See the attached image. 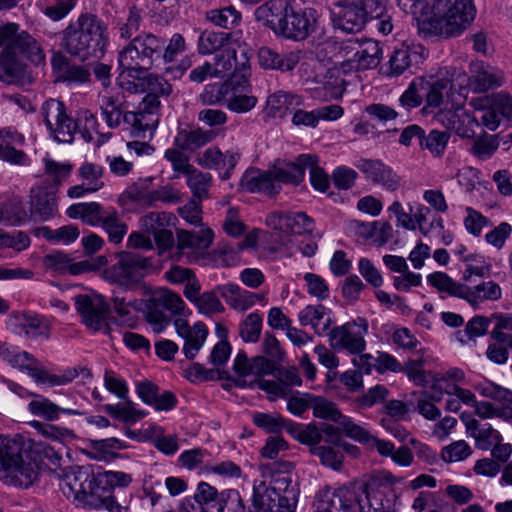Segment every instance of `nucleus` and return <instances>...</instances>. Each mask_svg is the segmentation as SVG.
Here are the masks:
<instances>
[{
  "label": "nucleus",
  "mask_w": 512,
  "mask_h": 512,
  "mask_svg": "<svg viewBox=\"0 0 512 512\" xmlns=\"http://www.w3.org/2000/svg\"><path fill=\"white\" fill-rule=\"evenodd\" d=\"M64 485L68 488V497L84 506L110 512H127L128 508L117 502L113 495H102L97 486V476L88 467H75L65 475Z\"/></svg>",
  "instance_id": "obj_8"
},
{
  "label": "nucleus",
  "mask_w": 512,
  "mask_h": 512,
  "mask_svg": "<svg viewBox=\"0 0 512 512\" xmlns=\"http://www.w3.org/2000/svg\"><path fill=\"white\" fill-rule=\"evenodd\" d=\"M253 423L265 430L267 433H280L282 430L288 431L290 421L280 415L256 412L252 417Z\"/></svg>",
  "instance_id": "obj_55"
},
{
  "label": "nucleus",
  "mask_w": 512,
  "mask_h": 512,
  "mask_svg": "<svg viewBox=\"0 0 512 512\" xmlns=\"http://www.w3.org/2000/svg\"><path fill=\"white\" fill-rule=\"evenodd\" d=\"M422 59V53L416 47L401 45L390 55L383 67V74L388 77L401 76L414 65H418Z\"/></svg>",
  "instance_id": "obj_29"
},
{
  "label": "nucleus",
  "mask_w": 512,
  "mask_h": 512,
  "mask_svg": "<svg viewBox=\"0 0 512 512\" xmlns=\"http://www.w3.org/2000/svg\"><path fill=\"white\" fill-rule=\"evenodd\" d=\"M132 482V476L122 471H105L97 475V486L101 488L102 495H111L107 488H125Z\"/></svg>",
  "instance_id": "obj_50"
},
{
  "label": "nucleus",
  "mask_w": 512,
  "mask_h": 512,
  "mask_svg": "<svg viewBox=\"0 0 512 512\" xmlns=\"http://www.w3.org/2000/svg\"><path fill=\"white\" fill-rule=\"evenodd\" d=\"M258 63L264 69L276 70L280 72H290L294 70L301 58V51H282L263 46L257 53Z\"/></svg>",
  "instance_id": "obj_25"
},
{
  "label": "nucleus",
  "mask_w": 512,
  "mask_h": 512,
  "mask_svg": "<svg viewBox=\"0 0 512 512\" xmlns=\"http://www.w3.org/2000/svg\"><path fill=\"white\" fill-rule=\"evenodd\" d=\"M315 160V154H301L294 161L279 162L272 169L276 181L281 185L292 184L299 185L305 177L306 166H309Z\"/></svg>",
  "instance_id": "obj_30"
},
{
  "label": "nucleus",
  "mask_w": 512,
  "mask_h": 512,
  "mask_svg": "<svg viewBox=\"0 0 512 512\" xmlns=\"http://www.w3.org/2000/svg\"><path fill=\"white\" fill-rule=\"evenodd\" d=\"M63 46L79 61H95L104 56L109 44L108 27L91 13H82L63 31Z\"/></svg>",
  "instance_id": "obj_3"
},
{
  "label": "nucleus",
  "mask_w": 512,
  "mask_h": 512,
  "mask_svg": "<svg viewBox=\"0 0 512 512\" xmlns=\"http://www.w3.org/2000/svg\"><path fill=\"white\" fill-rule=\"evenodd\" d=\"M57 213L55 191L39 188L31 199V215L39 221H46Z\"/></svg>",
  "instance_id": "obj_39"
},
{
  "label": "nucleus",
  "mask_w": 512,
  "mask_h": 512,
  "mask_svg": "<svg viewBox=\"0 0 512 512\" xmlns=\"http://www.w3.org/2000/svg\"><path fill=\"white\" fill-rule=\"evenodd\" d=\"M301 104L300 96L280 90L268 96L265 111L270 117L284 118Z\"/></svg>",
  "instance_id": "obj_36"
},
{
  "label": "nucleus",
  "mask_w": 512,
  "mask_h": 512,
  "mask_svg": "<svg viewBox=\"0 0 512 512\" xmlns=\"http://www.w3.org/2000/svg\"><path fill=\"white\" fill-rule=\"evenodd\" d=\"M127 448V444L115 437L89 440L86 454L89 458L97 461H111L118 456V451Z\"/></svg>",
  "instance_id": "obj_38"
},
{
  "label": "nucleus",
  "mask_w": 512,
  "mask_h": 512,
  "mask_svg": "<svg viewBox=\"0 0 512 512\" xmlns=\"http://www.w3.org/2000/svg\"><path fill=\"white\" fill-rule=\"evenodd\" d=\"M248 63L249 58L244 49L238 59L236 49L230 44L215 55L212 67L215 77H226L236 71L246 70Z\"/></svg>",
  "instance_id": "obj_34"
},
{
  "label": "nucleus",
  "mask_w": 512,
  "mask_h": 512,
  "mask_svg": "<svg viewBox=\"0 0 512 512\" xmlns=\"http://www.w3.org/2000/svg\"><path fill=\"white\" fill-rule=\"evenodd\" d=\"M66 213L72 219H81L86 225L101 227L113 244H120L128 232L126 222L112 206H103L98 202H81L72 204Z\"/></svg>",
  "instance_id": "obj_9"
},
{
  "label": "nucleus",
  "mask_w": 512,
  "mask_h": 512,
  "mask_svg": "<svg viewBox=\"0 0 512 512\" xmlns=\"http://www.w3.org/2000/svg\"><path fill=\"white\" fill-rule=\"evenodd\" d=\"M101 117L110 129L119 128L125 123V114L129 111L121 95L103 94L99 98Z\"/></svg>",
  "instance_id": "obj_35"
},
{
  "label": "nucleus",
  "mask_w": 512,
  "mask_h": 512,
  "mask_svg": "<svg viewBox=\"0 0 512 512\" xmlns=\"http://www.w3.org/2000/svg\"><path fill=\"white\" fill-rule=\"evenodd\" d=\"M428 283L440 292L467 301L477 306L484 301H496L501 298V287L494 281H482L473 287L452 279L444 272H434L427 277Z\"/></svg>",
  "instance_id": "obj_12"
},
{
  "label": "nucleus",
  "mask_w": 512,
  "mask_h": 512,
  "mask_svg": "<svg viewBox=\"0 0 512 512\" xmlns=\"http://www.w3.org/2000/svg\"><path fill=\"white\" fill-rule=\"evenodd\" d=\"M368 333V322L358 317L341 326L331 328L328 333L330 346L334 350H347L352 354H360L365 350V335Z\"/></svg>",
  "instance_id": "obj_17"
},
{
  "label": "nucleus",
  "mask_w": 512,
  "mask_h": 512,
  "mask_svg": "<svg viewBox=\"0 0 512 512\" xmlns=\"http://www.w3.org/2000/svg\"><path fill=\"white\" fill-rule=\"evenodd\" d=\"M75 306L85 326L99 331L107 326L109 305L98 294H80L75 296Z\"/></svg>",
  "instance_id": "obj_19"
},
{
  "label": "nucleus",
  "mask_w": 512,
  "mask_h": 512,
  "mask_svg": "<svg viewBox=\"0 0 512 512\" xmlns=\"http://www.w3.org/2000/svg\"><path fill=\"white\" fill-rule=\"evenodd\" d=\"M319 18L314 8H300L293 1L277 36L296 42L303 41L317 31Z\"/></svg>",
  "instance_id": "obj_14"
},
{
  "label": "nucleus",
  "mask_w": 512,
  "mask_h": 512,
  "mask_svg": "<svg viewBox=\"0 0 512 512\" xmlns=\"http://www.w3.org/2000/svg\"><path fill=\"white\" fill-rule=\"evenodd\" d=\"M441 391L421 392L420 398L417 400L416 410L427 420H436L440 417L441 411L436 407L435 403L442 399Z\"/></svg>",
  "instance_id": "obj_51"
},
{
  "label": "nucleus",
  "mask_w": 512,
  "mask_h": 512,
  "mask_svg": "<svg viewBox=\"0 0 512 512\" xmlns=\"http://www.w3.org/2000/svg\"><path fill=\"white\" fill-rule=\"evenodd\" d=\"M185 307V302L177 293L169 289H160L149 300L146 319L155 333H161L170 324V318L163 310H167L171 315H181Z\"/></svg>",
  "instance_id": "obj_15"
},
{
  "label": "nucleus",
  "mask_w": 512,
  "mask_h": 512,
  "mask_svg": "<svg viewBox=\"0 0 512 512\" xmlns=\"http://www.w3.org/2000/svg\"><path fill=\"white\" fill-rule=\"evenodd\" d=\"M449 137L446 131L432 130L427 136L423 135L420 147L429 150L434 156H440L445 151Z\"/></svg>",
  "instance_id": "obj_64"
},
{
  "label": "nucleus",
  "mask_w": 512,
  "mask_h": 512,
  "mask_svg": "<svg viewBox=\"0 0 512 512\" xmlns=\"http://www.w3.org/2000/svg\"><path fill=\"white\" fill-rule=\"evenodd\" d=\"M380 10L377 0H345L336 4L332 21L337 29L346 33H358L370 20V14Z\"/></svg>",
  "instance_id": "obj_13"
},
{
  "label": "nucleus",
  "mask_w": 512,
  "mask_h": 512,
  "mask_svg": "<svg viewBox=\"0 0 512 512\" xmlns=\"http://www.w3.org/2000/svg\"><path fill=\"white\" fill-rule=\"evenodd\" d=\"M186 178V184L193 195V199L202 201L210 197L209 191L213 183L210 173L194 168Z\"/></svg>",
  "instance_id": "obj_44"
},
{
  "label": "nucleus",
  "mask_w": 512,
  "mask_h": 512,
  "mask_svg": "<svg viewBox=\"0 0 512 512\" xmlns=\"http://www.w3.org/2000/svg\"><path fill=\"white\" fill-rule=\"evenodd\" d=\"M0 46L4 47L0 54V80L7 84H14L24 76L25 65L17 54H22L37 64L45 59L39 41L27 31H20L19 25L15 23L0 27Z\"/></svg>",
  "instance_id": "obj_2"
},
{
  "label": "nucleus",
  "mask_w": 512,
  "mask_h": 512,
  "mask_svg": "<svg viewBox=\"0 0 512 512\" xmlns=\"http://www.w3.org/2000/svg\"><path fill=\"white\" fill-rule=\"evenodd\" d=\"M299 488L291 475L279 473L269 483L255 480L249 512H295Z\"/></svg>",
  "instance_id": "obj_7"
},
{
  "label": "nucleus",
  "mask_w": 512,
  "mask_h": 512,
  "mask_svg": "<svg viewBox=\"0 0 512 512\" xmlns=\"http://www.w3.org/2000/svg\"><path fill=\"white\" fill-rule=\"evenodd\" d=\"M156 270L153 258L135 252H121L117 254L116 261L103 270V278L112 284L131 289Z\"/></svg>",
  "instance_id": "obj_11"
},
{
  "label": "nucleus",
  "mask_w": 512,
  "mask_h": 512,
  "mask_svg": "<svg viewBox=\"0 0 512 512\" xmlns=\"http://www.w3.org/2000/svg\"><path fill=\"white\" fill-rule=\"evenodd\" d=\"M208 335V330L203 323H196L193 325L191 334L183 337L184 346L183 353L187 359H194L202 348Z\"/></svg>",
  "instance_id": "obj_49"
},
{
  "label": "nucleus",
  "mask_w": 512,
  "mask_h": 512,
  "mask_svg": "<svg viewBox=\"0 0 512 512\" xmlns=\"http://www.w3.org/2000/svg\"><path fill=\"white\" fill-rule=\"evenodd\" d=\"M263 326V318L258 312H251L239 323V335L245 343L259 341Z\"/></svg>",
  "instance_id": "obj_46"
},
{
  "label": "nucleus",
  "mask_w": 512,
  "mask_h": 512,
  "mask_svg": "<svg viewBox=\"0 0 512 512\" xmlns=\"http://www.w3.org/2000/svg\"><path fill=\"white\" fill-rule=\"evenodd\" d=\"M215 134L210 130H205L193 125H180L177 128L173 145L182 151L194 152L210 143Z\"/></svg>",
  "instance_id": "obj_31"
},
{
  "label": "nucleus",
  "mask_w": 512,
  "mask_h": 512,
  "mask_svg": "<svg viewBox=\"0 0 512 512\" xmlns=\"http://www.w3.org/2000/svg\"><path fill=\"white\" fill-rule=\"evenodd\" d=\"M0 357L20 369H32L35 365V358L30 353L3 342H0Z\"/></svg>",
  "instance_id": "obj_45"
},
{
  "label": "nucleus",
  "mask_w": 512,
  "mask_h": 512,
  "mask_svg": "<svg viewBox=\"0 0 512 512\" xmlns=\"http://www.w3.org/2000/svg\"><path fill=\"white\" fill-rule=\"evenodd\" d=\"M193 504L202 506L204 509L212 511L216 508L220 499L218 490L207 482L201 481L198 483L193 497H190Z\"/></svg>",
  "instance_id": "obj_53"
},
{
  "label": "nucleus",
  "mask_w": 512,
  "mask_h": 512,
  "mask_svg": "<svg viewBox=\"0 0 512 512\" xmlns=\"http://www.w3.org/2000/svg\"><path fill=\"white\" fill-rule=\"evenodd\" d=\"M140 74H134V81L127 82L124 88L133 93L146 92V96L143 98L142 103L147 105L148 98H154L156 101H160L159 97H167L172 92V85L163 77L156 74H148L140 77Z\"/></svg>",
  "instance_id": "obj_24"
},
{
  "label": "nucleus",
  "mask_w": 512,
  "mask_h": 512,
  "mask_svg": "<svg viewBox=\"0 0 512 512\" xmlns=\"http://www.w3.org/2000/svg\"><path fill=\"white\" fill-rule=\"evenodd\" d=\"M40 114L49 136L59 143H72L76 133L86 142H90L99 125L91 111H80L77 118L73 119L67 114L65 104L53 98L42 104Z\"/></svg>",
  "instance_id": "obj_4"
},
{
  "label": "nucleus",
  "mask_w": 512,
  "mask_h": 512,
  "mask_svg": "<svg viewBox=\"0 0 512 512\" xmlns=\"http://www.w3.org/2000/svg\"><path fill=\"white\" fill-rule=\"evenodd\" d=\"M298 321L301 326H310L319 336L328 335L333 323L332 311L322 304L307 305L299 311Z\"/></svg>",
  "instance_id": "obj_32"
},
{
  "label": "nucleus",
  "mask_w": 512,
  "mask_h": 512,
  "mask_svg": "<svg viewBox=\"0 0 512 512\" xmlns=\"http://www.w3.org/2000/svg\"><path fill=\"white\" fill-rule=\"evenodd\" d=\"M28 424L39 435L51 441L63 443L67 438H69L72 435L69 429L51 424L50 422L47 421L42 422L39 420H32Z\"/></svg>",
  "instance_id": "obj_54"
},
{
  "label": "nucleus",
  "mask_w": 512,
  "mask_h": 512,
  "mask_svg": "<svg viewBox=\"0 0 512 512\" xmlns=\"http://www.w3.org/2000/svg\"><path fill=\"white\" fill-rule=\"evenodd\" d=\"M161 102L148 98L147 105L142 102L138 111H129L125 114L123 130L129 132L131 137L146 139L151 137L159 123Z\"/></svg>",
  "instance_id": "obj_18"
},
{
  "label": "nucleus",
  "mask_w": 512,
  "mask_h": 512,
  "mask_svg": "<svg viewBox=\"0 0 512 512\" xmlns=\"http://www.w3.org/2000/svg\"><path fill=\"white\" fill-rule=\"evenodd\" d=\"M216 512H245V505L236 489H226L220 492V499L215 508Z\"/></svg>",
  "instance_id": "obj_62"
},
{
  "label": "nucleus",
  "mask_w": 512,
  "mask_h": 512,
  "mask_svg": "<svg viewBox=\"0 0 512 512\" xmlns=\"http://www.w3.org/2000/svg\"><path fill=\"white\" fill-rule=\"evenodd\" d=\"M258 98L247 92H239L234 89L231 96L226 99V107L238 114H243L251 111L256 107Z\"/></svg>",
  "instance_id": "obj_58"
},
{
  "label": "nucleus",
  "mask_w": 512,
  "mask_h": 512,
  "mask_svg": "<svg viewBox=\"0 0 512 512\" xmlns=\"http://www.w3.org/2000/svg\"><path fill=\"white\" fill-rule=\"evenodd\" d=\"M164 44V38L153 33H142L119 52V67L123 72H127L129 77L148 71L161 59Z\"/></svg>",
  "instance_id": "obj_10"
},
{
  "label": "nucleus",
  "mask_w": 512,
  "mask_h": 512,
  "mask_svg": "<svg viewBox=\"0 0 512 512\" xmlns=\"http://www.w3.org/2000/svg\"><path fill=\"white\" fill-rule=\"evenodd\" d=\"M21 332L30 338H48L50 334L49 325L37 315L22 314L17 317Z\"/></svg>",
  "instance_id": "obj_47"
},
{
  "label": "nucleus",
  "mask_w": 512,
  "mask_h": 512,
  "mask_svg": "<svg viewBox=\"0 0 512 512\" xmlns=\"http://www.w3.org/2000/svg\"><path fill=\"white\" fill-rule=\"evenodd\" d=\"M358 67L362 70L376 68L382 58V48L380 43L375 40H365L363 43L357 42Z\"/></svg>",
  "instance_id": "obj_43"
},
{
  "label": "nucleus",
  "mask_w": 512,
  "mask_h": 512,
  "mask_svg": "<svg viewBox=\"0 0 512 512\" xmlns=\"http://www.w3.org/2000/svg\"><path fill=\"white\" fill-rule=\"evenodd\" d=\"M469 85L477 93H485L499 88L504 83V72L485 62H475L470 66Z\"/></svg>",
  "instance_id": "obj_23"
},
{
  "label": "nucleus",
  "mask_w": 512,
  "mask_h": 512,
  "mask_svg": "<svg viewBox=\"0 0 512 512\" xmlns=\"http://www.w3.org/2000/svg\"><path fill=\"white\" fill-rule=\"evenodd\" d=\"M354 166L368 181L388 191H396L401 185V178L397 173L379 159L360 158L354 162Z\"/></svg>",
  "instance_id": "obj_20"
},
{
  "label": "nucleus",
  "mask_w": 512,
  "mask_h": 512,
  "mask_svg": "<svg viewBox=\"0 0 512 512\" xmlns=\"http://www.w3.org/2000/svg\"><path fill=\"white\" fill-rule=\"evenodd\" d=\"M25 142L24 136L12 127L0 129V160L13 165L28 164L27 155L18 147Z\"/></svg>",
  "instance_id": "obj_28"
},
{
  "label": "nucleus",
  "mask_w": 512,
  "mask_h": 512,
  "mask_svg": "<svg viewBox=\"0 0 512 512\" xmlns=\"http://www.w3.org/2000/svg\"><path fill=\"white\" fill-rule=\"evenodd\" d=\"M164 158L170 162L173 172L176 174L175 177L181 175H189L195 168L191 163L189 157L177 147L168 148L164 153Z\"/></svg>",
  "instance_id": "obj_56"
},
{
  "label": "nucleus",
  "mask_w": 512,
  "mask_h": 512,
  "mask_svg": "<svg viewBox=\"0 0 512 512\" xmlns=\"http://www.w3.org/2000/svg\"><path fill=\"white\" fill-rule=\"evenodd\" d=\"M231 37V33L205 30L199 36L198 51L202 55L219 52L231 44Z\"/></svg>",
  "instance_id": "obj_42"
},
{
  "label": "nucleus",
  "mask_w": 512,
  "mask_h": 512,
  "mask_svg": "<svg viewBox=\"0 0 512 512\" xmlns=\"http://www.w3.org/2000/svg\"><path fill=\"white\" fill-rule=\"evenodd\" d=\"M206 19L215 26L232 29L241 21V14L233 6H227L207 11Z\"/></svg>",
  "instance_id": "obj_48"
},
{
  "label": "nucleus",
  "mask_w": 512,
  "mask_h": 512,
  "mask_svg": "<svg viewBox=\"0 0 512 512\" xmlns=\"http://www.w3.org/2000/svg\"><path fill=\"white\" fill-rule=\"evenodd\" d=\"M51 66L56 82L66 83L68 86H80L91 83V72L88 67L71 62L62 53H54Z\"/></svg>",
  "instance_id": "obj_21"
},
{
  "label": "nucleus",
  "mask_w": 512,
  "mask_h": 512,
  "mask_svg": "<svg viewBox=\"0 0 512 512\" xmlns=\"http://www.w3.org/2000/svg\"><path fill=\"white\" fill-rule=\"evenodd\" d=\"M409 380H411L416 386L425 387L430 382L435 383V374L431 371H425L423 369V362L421 360H409L403 366V370Z\"/></svg>",
  "instance_id": "obj_57"
},
{
  "label": "nucleus",
  "mask_w": 512,
  "mask_h": 512,
  "mask_svg": "<svg viewBox=\"0 0 512 512\" xmlns=\"http://www.w3.org/2000/svg\"><path fill=\"white\" fill-rule=\"evenodd\" d=\"M433 15L418 22L424 38L459 35L473 21L476 9L473 0H433Z\"/></svg>",
  "instance_id": "obj_5"
},
{
  "label": "nucleus",
  "mask_w": 512,
  "mask_h": 512,
  "mask_svg": "<svg viewBox=\"0 0 512 512\" xmlns=\"http://www.w3.org/2000/svg\"><path fill=\"white\" fill-rule=\"evenodd\" d=\"M494 340L486 350V357L493 363L503 365L509 358V349H512V333L491 331Z\"/></svg>",
  "instance_id": "obj_40"
},
{
  "label": "nucleus",
  "mask_w": 512,
  "mask_h": 512,
  "mask_svg": "<svg viewBox=\"0 0 512 512\" xmlns=\"http://www.w3.org/2000/svg\"><path fill=\"white\" fill-rule=\"evenodd\" d=\"M214 233L210 228L196 232L181 230L177 235L179 249L206 250L212 243Z\"/></svg>",
  "instance_id": "obj_41"
},
{
  "label": "nucleus",
  "mask_w": 512,
  "mask_h": 512,
  "mask_svg": "<svg viewBox=\"0 0 512 512\" xmlns=\"http://www.w3.org/2000/svg\"><path fill=\"white\" fill-rule=\"evenodd\" d=\"M218 291L231 308L240 312L250 309L257 302H262L265 299L264 294L247 291L234 283L219 286Z\"/></svg>",
  "instance_id": "obj_33"
},
{
  "label": "nucleus",
  "mask_w": 512,
  "mask_h": 512,
  "mask_svg": "<svg viewBox=\"0 0 512 512\" xmlns=\"http://www.w3.org/2000/svg\"><path fill=\"white\" fill-rule=\"evenodd\" d=\"M243 190L250 193H262L274 196L281 191V185L276 181L273 169L266 171L250 168L245 171L240 180Z\"/></svg>",
  "instance_id": "obj_22"
},
{
  "label": "nucleus",
  "mask_w": 512,
  "mask_h": 512,
  "mask_svg": "<svg viewBox=\"0 0 512 512\" xmlns=\"http://www.w3.org/2000/svg\"><path fill=\"white\" fill-rule=\"evenodd\" d=\"M43 265L46 269L57 273H69L79 275L89 270L90 264L87 261L72 263L68 254L62 251H52L43 258Z\"/></svg>",
  "instance_id": "obj_37"
},
{
  "label": "nucleus",
  "mask_w": 512,
  "mask_h": 512,
  "mask_svg": "<svg viewBox=\"0 0 512 512\" xmlns=\"http://www.w3.org/2000/svg\"><path fill=\"white\" fill-rule=\"evenodd\" d=\"M104 409L110 416L121 419L127 424H133L146 415L145 412L135 409L131 402L117 405L107 404Z\"/></svg>",
  "instance_id": "obj_61"
},
{
  "label": "nucleus",
  "mask_w": 512,
  "mask_h": 512,
  "mask_svg": "<svg viewBox=\"0 0 512 512\" xmlns=\"http://www.w3.org/2000/svg\"><path fill=\"white\" fill-rule=\"evenodd\" d=\"M38 475L39 464L25 449L23 439L0 434V479L7 485L28 488Z\"/></svg>",
  "instance_id": "obj_6"
},
{
  "label": "nucleus",
  "mask_w": 512,
  "mask_h": 512,
  "mask_svg": "<svg viewBox=\"0 0 512 512\" xmlns=\"http://www.w3.org/2000/svg\"><path fill=\"white\" fill-rule=\"evenodd\" d=\"M104 169L102 166L92 163L84 162L78 169V174L83 182L89 185L88 189L100 190L104 186L102 180Z\"/></svg>",
  "instance_id": "obj_60"
},
{
  "label": "nucleus",
  "mask_w": 512,
  "mask_h": 512,
  "mask_svg": "<svg viewBox=\"0 0 512 512\" xmlns=\"http://www.w3.org/2000/svg\"><path fill=\"white\" fill-rule=\"evenodd\" d=\"M479 111L477 119L487 129L496 130L502 120L512 121V95L506 92L493 93L482 99L472 100Z\"/></svg>",
  "instance_id": "obj_16"
},
{
  "label": "nucleus",
  "mask_w": 512,
  "mask_h": 512,
  "mask_svg": "<svg viewBox=\"0 0 512 512\" xmlns=\"http://www.w3.org/2000/svg\"><path fill=\"white\" fill-rule=\"evenodd\" d=\"M311 409L313 410V415L315 417L331 420L337 423L342 416L341 412L333 402L320 396L313 395Z\"/></svg>",
  "instance_id": "obj_63"
},
{
  "label": "nucleus",
  "mask_w": 512,
  "mask_h": 512,
  "mask_svg": "<svg viewBox=\"0 0 512 512\" xmlns=\"http://www.w3.org/2000/svg\"><path fill=\"white\" fill-rule=\"evenodd\" d=\"M287 432H289L299 442L310 445L311 448L319 447L317 444H319L322 440L319 427L313 424L301 425L294 424L290 421Z\"/></svg>",
  "instance_id": "obj_52"
},
{
  "label": "nucleus",
  "mask_w": 512,
  "mask_h": 512,
  "mask_svg": "<svg viewBox=\"0 0 512 512\" xmlns=\"http://www.w3.org/2000/svg\"><path fill=\"white\" fill-rule=\"evenodd\" d=\"M293 0H267L254 11L255 20L276 36Z\"/></svg>",
  "instance_id": "obj_26"
},
{
  "label": "nucleus",
  "mask_w": 512,
  "mask_h": 512,
  "mask_svg": "<svg viewBox=\"0 0 512 512\" xmlns=\"http://www.w3.org/2000/svg\"><path fill=\"white\" fill-rule=\"evenodd\" d=\"M30 398L27 403V411L35 417L41 418L47 422H54L60 418V414L82 415L77 409L60 407L44 395L30 392Z\"/></svg>",
  "instance_id": "obj_27"
},
{
  "label": "nucleus",
  "mask_w": 512,
  "mask_h": 512,
  "mask_svg": "<svg viewBox=\"0 0 512 512\" xmlns=\"http://www.w3.org/2000/svg\"><path fill=\"white\" fill-rule=\"evenodd\" d=\"M390 474L373 472L368 481L363 483L361 493L352 488L342 486L336 489L326 488L316 496V512H398L395 500L388 498L372 486L388 480Z\"/></svg>",
  "instance_id": "obj_1"
},
{
  "label": "nucleus",
  "mask_w": 512,
  "mask_h": 512,
  "mask_svg": "<svg viewBox=\"0 0 512 512\" xmlns=\"http://www.w3.org/2000/svg\"><path fill=\"white\" fill-rule=\"evenodd\" d=\"M490 320L485 316H475L465 326L464 330L457 332V339L465 344L470 340L486 334Z\"/></svg>",
  "instance_id": "obj_59"
}]
</instances>
